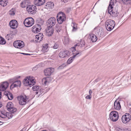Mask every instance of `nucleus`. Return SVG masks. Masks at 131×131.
Masks as SVG:
<instances>
[{
  "label": "nucleus",
  "mask_w": 131,
  "mask_h": 131,
  "mask_svg": "<svg viewBox=\"0 0 131 131\" xmlns=\"http://www.w3.org/2000/svg\"><path fill=\"white\" fill-rule=\"evenodd\" d=\"M6 107L8 110L10 111L13 107V104L11 102H9L7 103Z\"/></svg>",
  "instance_id": "c756f323"
},
{
  "label": "nucleus",
  "mask_w": 131,
  "mask_h": 131,
  "mask_svg": "<svg viewBox=\"0 0 131 131\" xmlns=\"http://www.w3.org/2000/svg\"><path fill=\"white\" fill-rule=\"evenodd\" d=\"M34 2L36 5L40 6L44 4L45 0H34Z\"/></svg>",
  "instance_id": "393cba45"
},
{
  "label": "nucleus",
  "mask_w": 131,
  "mask_h": 131,
  "mask_svg": "<svg viewBox=\"0 0 131 131\" xmlns=\"http://www.w3.org/2000/svg\"><path fill=\"white\" fill-rule=\"evenodd\" d=\"M69 39L68 37L65 38L63 41L64 44L65 45H67L69 43Z\"/></svg>",
  "instance_id": "4c0bfd02"
},
{
  "label": "nucleus",
  "mask_w": 131,
  "mask_h": 131,
  "mask_svg": "<svg viewBox=\"0 0 131 131\" xmlns=\"http://www.w3.org/2000/svg\"><path fill=\"white\" fill-rule=\"evenodd\" d=\"M21 84V82L20 81L18 80L14 82L10 86V88L12 89L14 88L17 86H20Z\"/></svg>",
  "instance_id": "b1692460"
},
{
  "label": "nucleus",
  "mask_w": 131,
  "mask_h": 131,
  "mask_svg": "<svg viewBox=\"0 0 131 131\" xmlns=\"http://www.w3.org/2000/svg\"><path fill=\"white\" fill-rule=\"evenodd\" d=\"M41 25L38 24L33 26L32 28V31L34 33H37L39 32L41 29Z\"/></svg>",
  "instance_id": "dca6fc26"
},
{
  "label": "nucleus",
  "mask_w": 131,
  "mask_h": 131,
  "mask_svg": "<svg viewBox=\"0 0 131 131\" xmlns=\"http://www.w3.org/2000/svg\"><path fill=\"white\" fill-rule=\"evenodd\" d=\"M70 54L69 52L67 50H65L60 52L59 54V57L61 58H63L67 57Z\"/></svg>",
  "instance_id": "a211bd4d"
},
{
  "label": "nucleus",
  "mask_w": 131,
  "mask_h": 131,
  "mask_svg": "<svg viewBox=\"0 0 131 131\" xmlns=\"http://www.w3.org/2000/svg\"><path fill=\"white\" fill-rule=\"evenodd\" d=\"M56 22V20L55 18L53 17L50 18L47 22V26L52 27L55 25Z\"/></svg>",
  "instance_id": "2eb2a0df"
},
{
  "label": "nucleus",
  "mask_w": 131,
  "mask_h": 131,
  "mask_svg": "<svg viewBox=\"0 0 131 131\" xmlns=\"http://www.w3.org/2000/svg\"><path fill=\"white\" fill-rule=\"evenodd\" d=\"M13 45L16 48L20 49L24 47V44L22 41L18 40L14 42Z\"/></svg>",
  "instance_id": "4468645a"
},
{
  "label": "nucleus",
  "mask_w": 131,
  "mask_h": 131,
  "mask_svg": "<svg viewBox=\"0 0 131 131\" xmlns=\"http://www.w3.org/2000/svg\"><path fill=\"white\" fill-rule=\"evenodd\" d=\"M35 78L31 76H28L26 77L23 81L24 85L31 87L35 83Z\"/></svg>",
  "instance_id": "f03ea898"
},
{
  "label": "nucleus",
  "mask_w": 131,
  "mask_h": 131,
  "mask_svg": "<svg viewBox=\"0 0 131 131\" xmlns=\"http://www.w3.org/2000/svg\"><path fill=\"white\" fill-rule=\"evenodd\" d=\"M9 25L11 28L14 29L16 28L18 26V23L17 21L13 20H11L9 23Z\"/></svg>",
  "instance_id": "412c9836"
},
{
  "label": "nucleus",
  "mask_w": 131,
  "mask_h": 131,
  "mask_svg": "<svg viewBox=\"0 0 131 131\" xmlns=\"http://www.w3.org/2000/svg\"><path fill=\"white\" fill-rule=\"evenodd\" d=\"M39 66V65H38L37 66H36V67L35 68H36V67H37V66Z\"/></svg>",
  "instance_id": "bf43d9fd"
},
{
  "label": "nucleus",
  "mask_w": 131,
  "mask_h": 131,
  "mask_svg": "<svg viewBox=\"0 0 131 131\" xmlns=\"http://www.w3.org/2000/svg\"><path fill=\"white\" fill-rule=\"evenodd\" d=\"M116 129L118 131H127L128 130V129L125 128L120 127L117 128Z\"/></svg>",
  "instance_id": "f704fd0d"
},
{
  "label": "nucleus",
  "mask_w": 131,
  "mask_h": 131,
  "mask_svg": "<svg viewBox=\"0 0 131 131\" xmlns=\"http://www.w3.org/2000/svg\"><path fill=\"white\" fill-rule=\"evenodd\" d=\"M114 108L117 110H119L121 108L119 102L116 100L114 102Z\"/></svg>",
  "instance_id": "a878e982"
},
{
  "label": "nucleus",
  "mask_w": 131,
  "mask_h": 131,
  "mask_svg": "<svg viewBox=\"0 0 131 131\" xmlns=\"http://www.w3.org/2000/svg\"><path fill=\"white\" fill-rule=\"evenodd\" d=\"M9 14L12 16L14 15L15 14V13L14 10L12 9L10 10L9 12Z\"/></svg>",
  "instance_id": "a19ab883"
},
{
  "label": "nucleus",
  "mask_w": 131,
  "mask_h": 131,
  "mask_svg": "<svg viewBox=\"0 0 131 131\" xmlns=\"http://www.w3.org/2000/svg\"><path fill=\"white\" fill-rule=\"evenodd\" d=\"M21 131H24L22 130H21Z\"/></svg>",
  "instance_id": "052dcab7"
},
{
  "label": "nucleus",
  "mask_w": 131,
  "mask_h": 131,
  "mask_svg": "<svg viewBox=\"0 0 131 131\" xmlns=\"http://www.w3.org/2000/svg\"><path fill=\"white\" fill-rule=\"evenodd\" d=\"M26 10L28 13L30 14H34L37 11V8L34 5H29L27 7Z\"/></svg>",
  "instance_id": "1a4fd4ad"
},
{
  "label": "nucleus",
  "mask_w": 131,
  "mask_h": 131,
  "mask_svg": "<svg viewBox=\"0 0 131 131\" xmlns=\"http://www.w3.org/2000/svg\"><path fill=\"white\" fill-rule=\"evenodd\" d=\"M7 97L9 100H11L13 98V96L12 94L10 92L8 94V95Z\"/></svg>",
  "instance_id": "ea45409f"
},
{
  "label": "nucleus",
  "mask_w": 131,
  "mask_h": 131,
  "mask_svg": "<svg viewBox=\"0 0 131 131\" xmlns=\"http://www.w3.org/2000/svg\"><path fill=\"white\" fill-rule=\"evenodd\" d=\"M0 117L2 118H7L9 119L12 117V115L11 113L4 111H0Z\"/></svg>",
  "instance_id": "f8f14e48"
},
{
  "label": "nucleus",
  "mask_w": 131,
  "mask_h": 131,
  "mask_svg": "<svg viewBox=\"0 0 131 131\" xmlns=\"http://www.w3.org/2000/svg\"><path fill=\"white\" fill-rule=\"evenodd\" d=\"M6 43L5 40L2 37H0V44L2 45L5 44Z\"/></svg>",
  "instance_id": "c9c22d12"
},
{
  "label": "nucleus",
  "mask_w": 131,
  "mask_h": 131,
  "mask_svg": "<svg viewBox=\"0 0 131 131\" xmlns=\"http://www.w3.org/2000/svg\"><path fill=\"white\" fill-rule=\"evenodd\" d=\"M9 85L8 83L7 82H3L0 84V91H4L6 90ZM2 93L0 91V99L1 98Z\"/></svg>",
  "instance_id": "ddd939ff"
},
{
  "label": "nucleus",
  "mask_w": 131,
  "mask_h": 131,
  "mask_svg": "<svg viewBox=\"0 0 131 131\" xmlns=\"http://www.w3.org/2000/svg\"><path fill=\"white\" fill-rule=\"evenodd\" d=\"M3 124V122H1V121H0V125H2Z\"/></svg>",
  "instance_id": "6e6d98bb"
},
{
  "label": "nucleus",
  "mask_w": 131,
  "mask_h": 131,
  "mask_svg": "<svg viewBox=\"0 0 131 131\" xmlns=\"http://www.w3.org/2000/svg\"><path fill=\"white\" fill-rule=\"evenodd\" d=\"M116 0H111L110 2L109 6L108 9V12L110 14L111 16L113 17H116L118 16V13L116 9H113V7L115 3Z\"/></svg>",
  "instance_id": "f257e3e1"
},
{
  "label": "nucleus",
  "mask_w": 131,
  "mask_h": 131,
  "mask_svg": "<svg viewBox=\"0 0 131 131\" xmlns=\"http://www.w3.org/2000/svg\"><path fill=\"white\" fill-rule=\"evenodd\" d=\"M71 26L73 27V29L72 31L73 32H74L76 31L78 29L77 25L75 23H72L71 24Z\"/></svg>",
  "instance_id": "473e14b6"
},
{
  "label": "nucleus",
  "mask_w": 131,
  "mask_h": 131,
  "mask_svg": "<svg viewBox=\"0 0 131 131\" xmlns=\"http://www.w3.org/2000/svg\"><path fill=\"white\" fill-rule=\"evenodd\" d=\"M10 92H9L8 91H5L4 93V94L7 97L8 95V94Z\"/></svg>",
  "instance_id": "a18cd8bd"
},
{
  "label": "nucleus",
  "mask_w": 131,
  "mask_h": 131,
  "mask_svg": "<svg viewBox=\"0 0 131 131\" xmlns=\"http://www.w3.org/2000/svg\"><path fill=\"white\" fill-rule=\"evenodd\" d=\"M8 3V0H0V4L3 7L6 6Z\"/></svg>",
  "instance_id": "2f4dec72"
},
{
  "label": "nucleus",
  "mask_w": 131,
  "mask_h": 131,
  "mask_svg": "<svg viewBox=\"0 0 131 131\" xmlns=\"http://www.w3.org/2000/svg\"><path fill=\"white\" fill-rule=\"evenodd\" d=\"M21 53L22 54H24V55H30V54H28V53Z\"/></svg>",
  "instance_id": "603ef678"
},
{
  "label": "nucleus",
  "mask_w": 131,
  "mask_h": 131,
  "mask_svg": "<svg viewBox=\"0 0 131 131\" xmlns=\"http://www.w3.org/2000/svg\"><path fill=\"white\" fill-rule=\"evenodd\" d=\"M11 35V34H8V35H7V36H6V38H7L8 40H10V39H11V37L10 36Z\"/></svg>",
  "instance_id": "37998d69"
},
{
  "label": "nucleus",
  "mask_w": 131,
  "mask_h": 131,
  "mask_svg": "<svg viewBox=\"0 0 131 131\" xmlns=\"http://www.w3.org/2000/svg\"><path fill=\"white\" fill-rule=\"evenodd\" d=\"M52 79L50 77L44 78L42 79V83L45 85H47L51 81Z\"/></svg>",
  "instance_id": "5701e85b"
},
{
  "label": "nucleus",
  "mask_w": 131,
  "mask_h": 131,
  "mask_svg": "<svg viewBox=\"0 0 131 131\" xmlns=\"http://www.w3.org/2000/svg\"><path fill=\"white\" fill-rule=\"evenodd\" d=\"M109 117L111 121L113 122H116L118 119V113L116 111H112L110 114Z\"/></svg>",
  "instance_id": "39448f33"
},
{
  "label": "nucleus",
  "mask_w": 131,
  "mask_h": 131,
  "mask_svg": "<svg viewBox=\"0 0 131 131\" xmlns=\"http://www.w3.org/2000/svg\"><path fill=\"white\" fill-rule=\"evenodd\" d=\"M129 112L131 114V108L129 109Z\"/></svg>",
  "instance_id": "4d7b16f0"
},
{
  "label": "nucleus",
  "mask_w": 131,
  "mask_h": 131,
  "mask_svg": "<svg viewBox=\"0 0 131 131\" xmlns=\"http://www.w3.org/2000/svg\"><path fill=\"white\" fill-rule=\"evenodd\" d=\"M97 36L94 34H90L89 36V39L90 41L92 42H95L97 40Z\"/></svg>",
  "instance_id": "4be33fe9"
},
{
  "label": "nucleus",
  "mask_w": 131,
  "mask_h": 131,
  "mask_svg": "<svg viewBox=\"0 0 131 131\" xmlns=\"http://www.w3.org/2000/svg\"><path fill=\"white\" fill-rule=\"evenodd\" d=\"M115 25V21L111 19H108L106 20L105 23V26L107 30L111 31L114 28Z\"/></svg>",
  "instance_id": "7ed1b4c3"
},
{
  "label": "nucleus",
  "mask_w": 131,
  "mask_h": 131,
  "mask_svg": "<svg viewBox=\"0 0 131 131\" xmlns=\"http://www.w3.org/2000/svg\"><path fill=\"white\" fill-rule=\"evenodd\" d=\"M57 20L59 24H62L66 19V16L63 12H60L57 15Z\"/></svg>",
  "instance_id": "6e6552de"
},
{
  "label": "nucleus",
  "mask_w": 131,
  "mask_h": 131,
  "mask_svg": "<svg viewBox=\"0 0 131 131\" xmlns=\"http://www.w3.org/2000/svg\"><path fill=\"white\" fill-rule=\"evenodd\" d=\"M128 75V74H127L126 75V78L125 79V80L126 81H128L127 80V79H128V77H127V76Z\"/></svg>",
  "instance_id": "864d4df0"
},
{
  "label": "nucleus",
  "mask_w": 131,
  "mask_h": 131,
  "mask_svg": "<svg viewBox=\"0 0 131 131\" xmlns=\"http://www.w3.org/2000/svg\"><path fill=\"white\" fill-rule=\"evenodd\" d=\"M35 37V41L37 42H39L40 41L42 40V38H43V37L39 36V35H36Z\"/></svg>",
  "instance_id": "72a5a7b5"
},
{
  "label": "nucleus",
  "mask_w": 131,
  "mask_h": 131,
  "mask_svg": "<svg viewBox=\"0 0 131 131\" xmlns=\"http://www.w3.org/2000/svg\"><path fill=\"white\" fill-rule=\"evenodd\" d=\"M127 77H128V79H127V81H129V80L131 79V72L130 74H128V75L127 76Z\"/></svg>",
  "instance_id": "c03bdc74"
},
{
  "label": "nucleus",
  "mask_w": 131,
  "mask_h": 131,
  "mask_svg": "<svg viewBox=\"0 0 131 131\" xmlns=\"http://www.w3.org/2000/svg\"><path fill=\"white\" fill-rule=\"evenodd\" d=\"M46 6L48 7L49 9H52L53 8L54 6L53 3L51 2H48L46 5Z\"/></svg>",
  "instance_id": "c85d7f7f"
},
{
  "label": "nucleus",
  "mask_w": 131,
  "mask_h": 131,
  "mask_svg": "<svg viewBox=\"0 0 131 131\" xmlns=\"http://www.w3.org/2000/svg\"><path fill=\"white\" fill-rule=\"evenodd\" d=\"M62 28V25L61 24H57L56 25L55 27V29L56 31L59 32L61 30Z\"/></svg>",
  "instance_id": "cd10ccee"
},
{
  "label": "nucleus",
  "mask_w": 131,
  "mask_h": 131,
  "mask_svg": "<svg viewBox=\"0 0 131 131\" xmlns=\"http://www.w3.org/2000/svg\"><path fill=\"white\" fill-rule=\"evenodd\" d=\"M103 30L102 28L99 26L96 27L93 29V31L97 37L101 38L104 36Z\"/></svg>",
  "instance_id": "20e7f679"
},
{
  "label": "nucleus",
  "mask_w": 131,
  "mask_h": 131,
  "mask_svg": "<svg viewBox=\"0 0 131 131\" xmlns=\"http://www.w3.org/2000/svg\"><path fill=\"white\" fill-rule=\"evenodd\" d=\"M131 119V115L128 113H126L125 115L122 116V122L126 124L129 122Z\"/></svg>",
  "instance_id": "9b49d317"
},
{
  "label": "nucleus",
  "mask_w": 131,
  "mask_h": 131,
  "mask_svg": "<svg viewBox=\"0 0 131 131\" xmlns=\"http://www.w3.org/2000/svg\"><path fill=\"white\" fill-rule=\"evenodd\" d=\"M2 104H1V103H0V108L2 106Z\"/></svg>",
  "instance_id": "13d9d810"
},
{
  "label": "nucleus",
  "mask_w": 131,
  "mask_h": 131,
  "mask_svg": "<svg viewBox=\"0 0 131 131\" xmlns=\"http://www.w3.org/2000/svg\"><path fill=\"white\" fill-rule=\"evenodd\" d=\"M81 53L79 52H77L76 54L73 56L72 57L70 58L67 61V63L68 64L71 63L73 60L76 57H78L80 56Z\"/></svg>",
  "instance_id": "aec40b11"
},
{
  "label": "nucleus",
  "mask_w": 131,
  "mask_h": 131,
  "mask_svg": "<svg viewBox=\"0 0 131 131\" xmlns=\"http://www.w3.org/2000/svg\"><path fill=\"white\" fill-rule=\"evenodd\" d=\"M48 47V45L47 44L43 45V48L45 50H47Z\"/></svg>",
  "instance_id": "79ce46f5"
},
{
  "label": "nucleus",
  "mask_w": 131,
  "mask_h": 131,
  "mask_svg": "<svg viewBox=\"0 0 131 131\" xmlns=\"http://www.w3.org/2000/svg\"><path fill=\"white\" fill-rule=\"evenodd\" d=\"M34 23V20L32 17H28L26 18L24 22V24L26 27L32 26Z\"/></svg>",
  "instance_id": "0eeeda50"
},
{
  "label": "nucleus",
  "mask_w": 131,
  "mask_h": 131,
  "mask_svg": "<svg viewBox=\"0 0 131 131\" xmlns=\"http://www.w3.org/2000/svg\"><path fill=\"white\" fill-rule=\"evenodd\" d=\"M33 90L34 91L36 94L35 95L37 97H39L40 95L42 94L43 92V90L39 86L35 85L32 88Z\"/></svg>",
  "instance_id": "423d86ee"
},
{
  "label": "nucleus",
  "mask_w": 131,
  "mask_h": 131,
  "mask_svg": "<svg viewBox=\"0 0 131 131\" xmlns=\"http://www.w3.org/2000/svg\"><path fill=\"white\" fill-rule=\"evenodd\" d=\"M17 111V109L14 108H12V110H10V111H9L13 115V114H14L15 112Z\"/></svg>",
  "instance_id": "58836bf2"
},
{
  "label": "nucleus",
  "mask_w": 131,
  "mask_h": 131,
  "mask_svg": "<svg viewBox=\"0 0 131 131\" xmlns=\"http://www.w3.org/2000/svg\"><path fill=\"white\" fill-rule=\"evenodd\" d=\"M66 66V65L65 64H62L61 66H60L59 67V68L60 69H63V68L64 67H65Z\"/></svg>",
  "instance_id": "de8ad7c7"
},
{
  "label": "nucleus",
  "mask_w": 131,
  "mask_h": 131,
  "mask_svg": "<svg viewBox=\"0 0 131 131\" xmlns=\"http://www.w3.org/2000/svg\"><path fill=\"white\" fill-rule=\"evenodd\" d=\"M19 104L21 105H25L27 103L28 99L25 95H20L17 97Z\"/></svg>",
  "instance_id": "9d476101"
},
{
  "label": "nucleus",
  "mask_w": 131,
  "mask_h": 131,
  "mask_svg": "<svg viewBox=\"0 0 131 131\" xmlns=\"http://www.w3.org/2000/svg\"><path fill=\"white\" fill-rule=\"evenodd\" d=\"M92 91L91 90H89V95H91V94H92Z\"/></svg>",
  "instance_id": "8fccbe9b"
},
{
  "label": "nucleus",
  "mask_w": 131,
  "mask_h": 131,
  "mask_svg": "<svg viewBox=\"0 0 131 131\" xmlns=\"http://www.w3.org/2000/svg\"><path fill=\"white\" fill-rule=\"evenodd\" d=\"M61 1L63 2L64 3H66L68 2L69 0H61Z\"/></svg>",
  "instance_id": "3c124183"
},
{
  "label": "nucleus",
  "mask_w": 131,
  "mask_h": 131,
  "mask_svg": "<svg viewBox=\"0 0 131 131\" xmlns=\"http://www.w3.org/2000/svg\"><path fill=\"white\" fill-rule=\"evenodd\" d=\"M124 1L127 2L128 1H130L131 0H122Z\"/></svg>",
  "instance_id": "5fc2aeb1"
},
{
  "label": "nucleus",
  "mask_w": 131,
  "mask_h": 131,
  "mask_svg": "<svg viewBox=\"0 0 131 131\" xmlns=\"http://www.w3.org/2000/svg\"><path fill=\"white\" fill-rule=\"evenodd\" d=\"M75 47L74 46V47H72L71 49L70 50L71 51H72V53L73 54H76V53H75V52L76 51V49H75V47Z\"/></svg>",
  "instance_id": "e433bc0d"
},
{
  "label": "nucleus",
  "mask_w": 131,
  "mask_h": 131,
  "mask_svg": "<svg viewBox=\"0 0 131 131\" xmlns=\"http://www.w3.org/2000/svg\"><path fill=\"white\" fill-rule=\"evenodd\" d=\"M54 32V29L52 27L47 26V27L46 29V35L50 36H51Z\"/></svg>",
  "instance_id": "f3484780"
},
{
  "label": "nucleus",
  "mask_w": 131,
  "mask_h": 131,
  "mask_svg": "<svg viewBox=\"0 0 131 131\" xmlns=\"http://www.w3.org/2000/svg\"><path fill=\"white\" fill-rule=\"evenodd\" d=\"M85 45V42L84 41L80 42H79L77 44L74 45V46L77 47V46L79 47L80 48H81L83 47H84Z\"/></svg>",
  "instance_id": "7c9ffc66"
},
{
  "label": "nucleus",
  "mask_w": 131,
  "mask_h": 131,
  "mask_svg": "<svg viewBox=\"0 0 131 131\" xmlns=\"http://www.w3.org/2000/svg\"><path fill=\"white\" fill-rule=\"evenodd\" d=\"M54 71L53 68H49L45 69L44 71L45 74L46 76L50 75Z\"/></svg>",
  "instance_id": "6ab92c4d"
},
{
  "label": "nucleus",
  "mask_w": 131,
  "mask_h": 131,
  "mask_svg": "<svg viewBox=\"0 0 131 131\" xmlns=\"http://www.w3.org/2000/svg\"><path fill=\"white\" fill-rule=\"evenodd\" d=\"M29 2L28 0H24L21 3V7L23 8H24L27 7L29 4Z\"/></svg>",
  "instance_id": "bb28decb"
},
{
  "label": "nucleus",
  "mask_w": 131,
  "mask_h": 131,
  "mask_svg": "<svg viewBox=\"0 0 131 131\" xmlns=\"http://www.w3.org/2000/svg\"><path fill=\"white\" fill-rule=\"evenodd\" d=\"M58 46L56 43H55L54 45L53 46V48L54 49H56L58 48Z\"/></svg>",
  "instance_id": "09e8293b"
},
{
  "label": "nucleus",
  "mask_w": 131,
  "mask_h": 131,
  "mask_svg": "<svg viewBox=\"0 0 131 131\" xmlns=\"http://www.w3.org/2000/svg\"><path fill=\"white\" fill-rule=\"evenodd\" d=\"M91 95H87L85 97V98L91 100Z\"/></svg>",
  "instance_id": "49530a36"
}]
</instances>
